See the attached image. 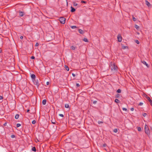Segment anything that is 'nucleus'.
<instances>
[{
    "instance_id": "nucleus-1",
    "label": "nucleus",
    "mask_w": 152,
    "mask_h": 152,
    "mask_svg": "<svg viewBox=\"0 0 152 152\" xmlns=\"http://www.w3.org/2000/svg\"><path fill=\"white\" fill-rule=\"evenodd\" d=\"M110 67L111 70L112 71H114L117 70V67L114 64H112L111 63L110 64Z\"/></svg>"
},
{
    "instance_id": "nucleus-2",
    "label": "nucleus",
    "mask_w": 152,
    "mask_h": 152,
    "mask_svg": "<svg viewBox=\"0 0 152 152\" xmlns=\"http://www.w3.org/2000/svg\"><path fill=\"white\" fill-rule=\"evenodd\" d=\"M40 81L39 79H35L34 80H32L33 82L34 83V84L36 85L37 87L38 88L39 86V81Z\"/></svg>"
},
{
    "instance_id": "nucleus-3",
    "label": "nucleus",
    "mask_w": 152,
    "mask_h": 152,
    "mask_svg": "<svg viewBox=\"0 0 152 152\" xmlns=\"http://www.w3.org/2000/svg\"><path fill=\"white\" fill-rule=\"evenodd\" d=\"M145 133L148 135L150 134V131L147 125L145 124Z\"/></svg>"
},
{
    "instance_id": "nucleus-4",
    "label": "nucleus",
    "mask_w": 152,
    "mask_h": 152,
    "mask_svg": "<svg viewBox=\"0 0 152 152\" xmlns=\"http://www.w3.org/2000/svg\"><path fill=\"white\" fill-rule=\"evenodd\" d=\"M59 19L61 23L64 24L65 23L66 19L64 18L61 17Z\"/></svg>"
},
{
    "instance_id": "nucleus-5",
    "label": "nucleus",
    "mask_w": 152,
    "mask_h": 152,
    "mask_svg": "<svg viewBox=\"0 0 152 152\" xmlns=\"http://www.w3.org/2000/svg\"><path fill=\"white\" fill-rule=\"evenodd\" d=\"M117 38H118V41L119 42H121L122 41V37L121 36L119 35H118V37H117Z\"/></svg>"
},
{
    "instance_id": "nucleus-6",
    "label": "nucleus",
    "mask_w": 152,
    "mask_h": 152,
    "mask_svg": "<svg viewBox=\"0 0 152 152\" xmlns=\"http://www.w3.org/2000/svg\"><path fill=\"white\" fill-rule=\"evenodd\" d=\"M31 77L32 79V80H34L36 79V76L34 74L31 75Z\"/></svg>"
},
{
    "instance_id": "nucleus-7",
    "label": "nucleus",
    "mask_w": 152,
    "mask_h": 152,
    "mask_svg": "<svg viewBox=\"0 0 152 152\" xmlns=\"http://www.w3.org/2000/svg\"><path fill=\"white\" fill-rule=\"evenodd\" d=\"M19 16L21 17H22L23 16L24 14V12L20 11H19Z\"/></svg>"
},
{
    "instance_id": "nucleus-8",
    "label": "nucleus",
    "mask_w": 152,
    "mask_h": 152,
    "mask_svg": "<svg viewBox=\"0 0 152 152\" xmlns=\"http://www.w3.org/2000/svg\"><path fill=\"white\" fill-rule=\"evenodd\" d=\"M146 4L148 7H150L151 6V5L150 3L147 1L146 0L145 1Z\"/></svg>"
},
{
    "instance_id": "nucleus-9",
    "label": "nucleus",
    "mask_w": 152,
    "mask_h": 152,
    "mask_svg": "<svg viewBox=\"0 0 152 152\" xmlns=\"http://www.w3.org/2000/svg\"><path fill=\"white\" fill-rule=\"evenodd\" d=\"M141 62L143 64H145L146 65V66H147V67L148 68L149 67V66L148 65V64H147L146 62L144 61H142Z\"/></svg>"
},
{
    "instance_id": "nucleus-10",
    "label": "nucleus",
    "mask_w": 152,
    "mask_h": 152,
    "mask_svg": "<svg viewBox=\"0 0 152 152\" xmlns=\"http://www.w3.org/2000/svg\"><path fill=\"white\" fill-rule=\"evenodd\" d=\"M79 32L81 34H83L84 33L83 31L81 29H79Z\"/></svg>"
},
{
    "instance_id": "nucleus-11",
    "label": "nucleus",
    "mask_w": 152,
    "mask_h": 152,
    "mask_svg": "<svg viewBox=\"0 0 152 152\" xmlns=\"http://www.w3.org/2000/svg\"><path fill=\"white\" fill-rule=\"evenodd\" d=\"M71 11L72 12H74L75 11V9L73 7H72V6L71 7Z\"/></svg>"
},
{
    "instance_id": "nucleus-12",
    "label": "nucleus",
    "mask_w": 152,
    "mask_h": 152,
    "mask_svg": "<svg viewBox=\"0 0 152 152\" xmlns=\"http://www.w3.org/2000/svg\"><path fill=\"white\" fill-rule=\"evenodd\" d=\"M51 123L53 124H55L56 121L55 119H52L51 121Z\"/></svg>"
},
{
    "instance_id": "nucleus-13",
    "label": "nucleus",
    "mask_w": 152,
    "mask_h": 152,
    "mask_svg": "<svg viewBox=\"0 0 152 152\" xmlns=\"http://www.w3.org/2000/svg\"><path fill=\"white\" fill-rule=\"evenodd\" d=\"M46 100L45 99H44L42 102V103L43 104L45 105L46 104Z\"/></svg>"
},
{
    "instance_id": "nucleus-14",
    "label": "nucleus",
    "mask_w": 152,
    "mask_h": 152,
    "mask_svg": "<svg viewBox=\"0 0 152 152\" xmlns=\"http://www.w3.org/2000/svg\"><path fill=\"white\" fill-rule=\"evenodd\" d=\"M19 115L18 114H16L15 116V119H17L19 117Z\"/></svg>"
},
{
    "instance_id": "nucleus-15",
    "label": "nucleus",
    "mask_w": 152,
    "mask_h": 152,
    "mask_svg": "<svg viewBox=\"0 0 152 152\" xmlns=\"http://www.w3.org/2000/svg\"><path fill=\"white\" fill-rule=\"evenodd\" d=\"M65 68L67 71H69V67L65 65Z\"/></svg>"
},
{
    "instance_id": "nucleus-16",
    "label": "nucleus",
    "mask_w": 152,
    "mask_h": 152,
    "mask_svg": "<svg viewBox=\"0 0 152 152\" xmlns=\"http://www.w3.org/2000/svg\"><path fill=\"white\" fill-rule=\"evenodd\" d=\"M32 150L34 152L36 151V148L35 147H34L32 148Z\"/></svg>"
},
{
    "instance_id": "nucleus-17",
    "label": "nucleus",
    "mask_w": 152,
    "mask_h": 152,
    "mask_svg": "<svg viewBox=\"0 0 152 152\" xmlns=\"http://www.w3.org/2000/svg\"><path fill=\"white\" fill-rule=\"evenodd\" d=\"M147 99L149 101V102H150V103H151V102H152V101L150 97H147Z\"/></svg>"
},
{
    "instance_id": "nucleus-18",
    "label": "nucleus",
    "mask_w": 152,
    "mask_h": 152,
    "mask_svg": "<svg viewBox=\"0 0 152 152\" xmlns=\"http://www.w3.org/2000/svg\"><path fill=\"white\" fill-rule=\"evenodd\" d=\"M115 102L116 103H118L120 102V101L117 99H115Z\"/></svg>"
},
{
    "instance_id": "nucleus-19",
    "label": "nucleus",
    "mask_w": 152,
    "mask_h": 152,
    "mask_svg": "<svg viewBox=\"0 0 152 152\" xmlns=\"http://www.w3.org/2000/svg\"><path fill=\"white\" fill-rule=\"evenodd\" d=\"M76 48V47H75L73 46H72L71 47V49L73 50H75Z\"/></svg>"
},
{
    "instance_id": "nucleus-20",
    "label": "nucleus",
    "mask_w": 152,
    "mask_h": 152,
    "mask_svg": "<svg viewBox=\"0 0 152 152\" xmlns=\"http://www.w3.org/2000/svg\"><path fill=\"white\" fill-rule=\"evenodd\" d=\"M71 28L72 29H75L77 28V27L76 26H71Z\"/></svg>"
},
{
    "instance_id": "nucleus-21",
    "label": "nucleus",
    "mask_w": 152,
    "mask_h": 152,
    "mask_svg": "<svg viewBox=\"0 0 152 152\" xmlns=\"http://www.w3.org/2000/svg\"><path fill=\"white\" fill-rule=\"evenodd\" d=\"M65 107L66 108H69V106L68 104H66L65 105Z\"/></svg>"
},
{
    "instance_id": "nucleus-22",
    "label": "nucleus",
    "mask_w": 152,
    "mask_h": 152,
    "mask_svg": "<svg viewBox=\"0 0 152 152\" xmlns=\"http://www.w3.org/2000/svg\"><path fill=\"white\" fill-rule=\"evenodd\" d=\"M83 40L84 41L86 42H88V39L86 38H84L83 39Z\"/></svg>"
},
{
    "instance_id": "nucleus-23",
    "label": "nucleus",
    "mask_w": 152,
    "mask_h": 152,
    "mask_svg": "<svg viewBox=\"0 0 152 152\" xmlns=\"http://www.w3.org/2000/svg\"><path fill=\"white\" fill-rule=\"evenodd\" d=\"M121 91L120 89H118L117 91V92L118 93H121Z\"/></svg>"
},
{
    "instance_id": "nucleus-24",
    "label": "nucleus",
    "mask_w": 152,
    "mask_h": 152,
    "mask_svg": "<svg viewBox=\"0 0 152 152\" xmlns=\"http://www.w3.org/2000/svg\"><path fill=\"white\" fill-rule=\"evenodd\" d=\"M132 19L134 21H136V18H134L133 16H132Z\"/></svg>"
},
{
    "instance_id": "nucleus-25",
    "label": "nucleus",
    "mask_w": 152,
    "mask_h": 152,
    "mask_svg": "<svg viewBox=\"0 0 152 152\" xmlns=\"http://www.w3.org/2000/svg\"><path fill=\"white\" fill-rule=\"evenodd\" d=\"M137 129L140 132L142 131L141 128L140 127H138Z\"/></svg>"
},
{
    "instance_id": "nucleus-26",
    "label": "nucleus",
    "mask_w": 152,
    "mask_h": 152,
    "mask_svg": "<svg viewBox=\"0 0 152 152\" xmlns=\"http://www.w3.org/2000/svg\"><path fill=\"white\" fill-rule=\"evenodd\" d=\"M113 132L115 133H117L118 132V129H115L113 130Z\"/></svg>"
},
{
    "instance_id": "nucleus-27",
    "label": "nucleus",
    "mask_w": 152,
    "mask_h": 152,
    "mask_svg": "<svg viewBox=\"0 0 152 152\" xmlns=\"http://www.w3.org/2000/svg\"><path fill=\"white\" fill-rule=\"evenodd\" d=\"M119 97L120 94H117L115 96V97L117 98H119Z\"/></svg>"
},
{
    "instance_id": "nucleus-28",
    "label": "nucleus",
    "mask_w": 152,
    "mask_h": 152,
    "mask_svg": "<svg viewBox=\"0 0 152 152\" xmlns=\"http://www.w3.org/2000/svg\"><path fill=\"white\" fill-rule=\"evenodd\" d=\"M21 126V124H16V127L17 128L18 127Z\"/></svg>"
},
{
    "instance_id": "nucleus-29",
    "label": "nucleus",
    "mask_w": 152,
    "mask_h": 152,
    "mask_svg": "<svg viewBox=\"0 0 152 152\" xmlns=\"http://www.w3.org/2000/svg\"><path fill=\"white\" fill-rule=\"evenodd\" d=\"M103 123V122L102 121H98V123L99 124H102V123Z\"/></svg>"
},
{
    "instance_id": "nucleus-30",
    "label": "nucleus",
    "mask_w": 152,
    "mask_h": 152,
    "mask_svg": "<svg viewBox=\"0 0 152 152\" xmlns=\"http://www.w3.org/2000/svg\"><path fill=\"white\" fill-rule=\"evenodd\" d=\"M135 28L137 29H138L139 28V26L137 25H136L135 26Z\"/></svg>"
},
{
    "instance_id": "nucleus-31",
    "label": "nucleus",
    "mask_w": 152,
    "mask_h": 152,
    "mask_svg": "<svg viewBox=\"0 0 152 152\" xmlns=\"http://www.w3.org/2000/svg\"><path fill=\"white\" fill-rule=\"evenodd\" d=\"M135 42L138 44H139L140 43L137 40H136L135 41Z\"/></svg>"
},
{
    "instance_id": "nucleus-32",
    "label": "nucleus",
    "mask_w": 152,
    "mask_h": 152,
    "mask_svg": "<svg viewBox=\"0 0 152 152\" xmlns=\"http://www.w3.org/2000/svg\"><path fill=\"white\" fill-rule=\"evenodd\" d=\"M36 123V121L35 120H34L32 121V123L33 124H35Z\"/></svg>"
},
{
    "instance_id": "nucleus-33",
    "label": "nucleus",
    "mask_w": 152,
    "mask_h": 152,
    "mask_svg": "<svg viewBox=\"0 0 152 152\" xmlns=\"http://www.w3.org/2000/svg\"><path fill=\"white\" fill-rule=\"evenodd\" d=\"M11 137L12 138H13L15 137V136L14 135H12Z\"/></svg>"
},
{
    "instance_id": "nucleus-34",
    "label": "nucleus",
    "mask_w": 152,
    "mask_h": 152,
    "mask_svg": "<svg viewBox=\"0 0 152 152\" xmlns=\"http://www.w3.org/2000/svg\"><path fill=\"white\" fill-rule=\"evenodd\" d=\"M143 104L142 102H140L139 104L138 105L139 106H141V105H142Z\"/></svg>"
},
{
    "instance_id": "nucleus-35",
    "label": "nucleus",
    "mask_w": 152,
    "mask_h": 152,
    "mask_svg": "<svg viewBox=\"0 0 152 152\" xmlns=\"http://www.w3.org/2000/svg\"><path fill=\"white\" fill-rule=\"evenodd\" d=\"M73 5L74 6H76L77 5V4L75 3V2H73Z\"/></svg>"
},
{
    "instance_id": "nucleus-36",
    "label": "nucleus",
    "mask_w": 152,
    "mask_h": 152,
    "mask_svg": "<svg viewBox=\"0 0 152 152\" xmlns=\"http://www.w3.org/2000/svg\"><path fill=\"white\" fill-rule=\"evenodd\" d=\"M107 144L106 143H104L102 147H106L107 146Z\"/></svg>"
},
{
    "instance_id": "nucleus-37",
    "label": "nucleus",
    "mask_w": 152,
    "mask_h": 152,
    "mask_svg": "<svg viewBox=\"0 0 152 152\" xmlns=\"http://www.w3.org/2000/svg\"><path fill=\"white\" fill-rule=\"evenodd\" d=\"M122 109L123 110L125 111H126L127 110V109L125 108H123Z\"/></svg>"
},
{
    "instance_id": "nucleus-38",
    "label": "nucleus",
    "mask_w": 152,
    "mask_h": 152,
    "mask_svg": "<svg viewBox=\"0 0 152 152\" xmlns=\"http://www.w3.org/2000/svg\"><path fill=\"white\" fill-rule=\"evenodd\" d=\"M147 114L146 113H144L143 114V115L144 117H145L146 115H147Z\"/></svg>"
},
{
    "instance_id": "nucleus-39",
    "label": "nucleus",
    "mask_w": 152,
    "mask_h": 152,
    "mask_svg": "<svg viewBox=\"0 0 152 152\" xmlns=\"http://www.w3.org/2000/svg\"><path fill=\"white\" fill-rule=\"evenodd\" d=\"M76 86L77 87H78L80 86V85L79 84L77 83H76Z\"/></svg>"
},
{
    "instance_id": "nucleus-40",
    "label": "nucleus",
    "mask_w": 152,
    "mask_h": 152,
    "mask_svg": "<svg viewBox=\"0 0 152 152\" xmlns=\"http://www.w3.org/2000/svg\"><path fill=\"white\" fill-rule=\"evenodd\" d=\"M59 115L61 117H63L64 116V115L62 114H59Z\"/></svg>"
},
{
    "instance_id": "nucleus-41",
    "label": "nucleus",
    "mask_w": 152,
    "mask_h": 152,
    "mask_svg": "<svg viewBox=\"0 0 152 152\" xmlns=\"http://www.w3.org/2000/svg\"><path fill=\"white\" fill-rule=\"evenodd\" d=\"M81 2L82 3H86V1H81Z\"/></svg>"
},
{
    "instance_id": "nucleus-42",
    "label": "nucleus",
    "mask_w": 152,
    "mask_h": 152,
    "mask_svg": "<svg viewBox=\"0 0 152 152\" xmlns=\"http://www.w3.org/2000/svg\"><path fill=\"white\" fill-rule=\"evenodd\" d=\"M39 43L38 42L36 43V45H35V46H39Z\"/></svg>"
},
{
    "instance_id": "nucleus-43",
    "label": "nucleus",
    "mask_w": 152,
    "mask_h": 152,
    "mask_svg": "<svg viewBox=\"0 0 152 152\" xmlns=\"http://www.w3.org/2000/svg\"><path fill=\"white\" fill-rule=\"evenodd\" d=\"M3 97L1 96H0V100L3 99Z\"/></svg>"
},
{
    "instance_id": "nucleus-44",
    "label": "nucleus",
    "mask_w": 152,
    "mask_h": 152,
    "mask_svg": "<svg viewBox=\"0 0 152 152\" xmlns=\"http://www.w3.org/2000/svg\"><path fill=\"white\" fill-rule=\"evenodd\" d=\"M31 59H34L35 58V57L34 56H32L31 57Z\"/></svg>"
},
{
    "instance_id": "nucleus-45",
    "label": "nucleus",
    "mask_w": 152,
    "mask_h": 152,
    "mask_svg": "<svg viewBox=\"0 0 152 152\" xmlns=\"http://www.w3.org/2000/svg\"><path fill=\"white\" fill-rule=\"evenodd\" d=\"M72 75L74 77H75V75L74 73H72Z\"/></svg>"
},
{
    "instance_id": "nucleus-46",
    "label": "nucleus",
    "mask_w": 152,
    "mask_h": 152,
    "mask_svg": "<svg viewBox=\"0 0 152 152\" xmlns=\"http://www.w3.org/2000/svg\"><path fill=\"white\" fill-rule=\"evenodd\" d=\"M126 48V47L125 46H123V47H122V48L123 49H125V48Z\"/></svg>"
},
{
    "instance_id": "nucleus-47",
    "label": "nucleus",
    "mask_w": 152,
    "mask_h": 152,
    "mask_svg": "<svg viewBox=\"0 0 152 152\" xmlns=\"http://www.w3.org/2000/svg\"><path fill=\"white\" fill-rule=\"evenodd\" d=\"M130 109L132 111H133L134 110V108L133 107L131 108Z\"/></svg>"
},
{
    "instance_id": "nucleus-48",
    "label": "nucleus",
    "mask_w": 152,
    "mask_h": 152,
    "mask_svg": "<svg viewBox=\"0 0 152 152\" xmlns=\"http://www.w3.org/2000/svg\"><path fill=\"white\" fill-rule=\"evenodd\" d=\"M49 82H47L46 83V84L47 85H48L49 84Z\"/></svg>"
},
{
    "instance_id": "nucleus-49",
    "label": "nucleus",
    "mask_w": 152,
    "mask_h": 152,
    "mask_svg": "<svg viewBox=\"0 0 152 152\" xmlns=\"http://www.w3.org/2000/svg\"><path fill=\"white\" fill-rule=\"evenodd\" d=\"M97 102V101H94V102H93V103L94 104H95Z\"/></svg>"
},
{
    "instance_id": "nucleus-50",
    "label": "nucleus",
    "mask_w": 152,
    "mask_h": 152,
    "mask_svg": "<svg viewBox=\"0 0 152 152\" xmlns=\"http://www.w3.org/2000/svg\"><path fill=\"white\" fill-rule=\"evenodd\" d=\"M23 38V37L22 36H21L20 37V38L21 39H22Z\"/></svg>"
},
{
    "instance_id": "nucleus-51",
    "label": "nucleus",
    "mask_w": 152,
    "mask_h": 152,
    "mask_svg": "<svg viewBox=\"0 0 152 152\" xmlns=\"http://www.w3.org/2000/svg\"><path fill=\"white\" fill-rule=\"evenodd\" d=\"M6 125H7V123H6V122L5 123L3 124V125H4V126H6Z\"/></svg>"
},
{
    "instance_id": "nucleus-52",
    "label": "nucleus",
    "mask_w": 152,
    "mask_h": 152,
    "mask_svg": "<svg viewBox=\"0 0 152 152\" xmlns=\"http://www.w3.org/2000/svg\"><path fill=\"white\" fill-rule=\"evenodd\" d=\"M147 97H149L148 95H146V96H145V97L146 98V99H147Z\"/></svg>"
},
{
    "instance_id": "nucleus-53",
    "label": "nucleus",
    "mask_w": 152,
    "mask_h": 152,
    "mask_svg": "<svg viewBox=\"0 0 152 152\" xmlns=\"http://www.w3.org/2000/svg\"><path fill=\"white\" fill-rule=\"evenodd\" d=\"M30 111L29 110V109H28L27 111V112H29V111Z\"/></svg>"
},
{
    "instance_id": "nucleus-54",
    "label": "nucleus",
    "mask_w": 152,
    "mask_h": 152,
    "mask_svg": "<svg viewBox=\"0 0 152 152\" xmlns=\"http://www.w3.org/2000/svg\"><path fill=\"white\" fill-rule=\"evenodd\" d=\"M150 104H151V105L152 106V102H151V103H150Z\"/></svg>"
},
{
    "instance_id": "nucleus-55",
    "label": "nucleus",
    "mask_w": 152,
    "mask_h": 152,
    "mask_svg": "<svg viewBox=\"0 0 152 152\" xmlns=\"http://www.w3.org/2000/svg\"><path fill=\"white\" fill-rule=\"evenodd\" d=\"M1 49H0V53H1Z\"/></svg>"
}]
</instances>
